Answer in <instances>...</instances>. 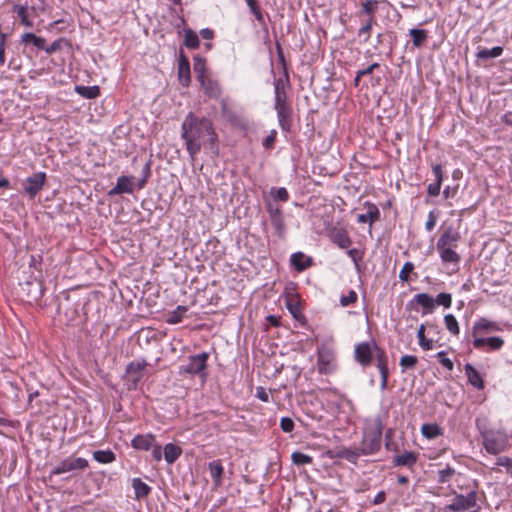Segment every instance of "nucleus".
Masks as SVG:
<instances>
[{
	"mask_svg": "<svg viewBox=\"0 0 512 512\" xmlns=\"http://www.w3.org/2000/svg\"><path fill=\"white\" fill-rule=\"evenodd\" d=\"M181 139L192 161L202 148L214 155L219 153L218 134L213 122L207 117H199L189 112L181 125Z\"/></svg>",
	"mask_w": 512,
	"mask_h": 512,
	"instance_id": "1",
	"label": "nucleus"
},
{
	"mask_svg": "<svg viewBox=\"0 0 512 512\" xmlns=\"http://www.w3.org/2000/svg\"><path fill=\"white\" fill-rule=\"evenodd\" d=\"M289 87V74L287 68L284 66L283 77L275 79L274 81V109L276 110L277 113L279 126L283 131H289L292 124L293 111L287 96V88Z\"/></svg>",
	"mask_w": 512,
	"mask_h": 512,
	"instance_id": "2",
	"label": "nucleus"
},
{
	"mask_svg": "<svg viewBox=\"0 0 512 512\" xmlns=\"http://www.w3.org/2000/svg\"><path fill=\"white\" fill-rule=\"evenodd\" d=\"M383 423L380 416L370 418L366 422L361 442V452L364 455H371L381 447Z\"/></svg>",
	"mask_w": 512,
	"mask_h": 512,
	"instance_id": "3",
	"label": "nucleus"
},
{
	"mask_svg": "<svg viewBox=\"0 0 512 512\" xmlns=\"http://www.w3.org/2000/svg\"><path fill=\"white\" fill-rule=\"evenodd\" d=\"M88 461L82 457H67L57 464L50 472L49 478L52 476L70 473L77 470H84L88 467Z\"/></svg>",
	"mask_w": 512,
	"mask_h": 512,
	"instance_id": "4",
	"label": "nucleus"
},
{
	"mask_svg": "<svg viewBox=\"0 0 512 512\" xmlns=\"http://www.w3.org/2000/svg\"><path fill=\"white\" fill-rule=\"evenodd\" d=\"M266 210L269 214V219L271 225L275 229L276 235L279 238H284L286 232V224L284 221L282 208L268 200L266 202Z\"/></svg>",
	"mask_w": 512,
	"mask_h": 512,
	"instance_id": "5",
	"label": "nucleus"
},
{
	"mask_svg": "<svg viewBox=\"0 0 512 512\" xmlns=\"http://www.w3.org/2000/svg\"><path fill=\"white\" fill-rule=\"evenodd\" d=\"M45 181L46 174L44 172L34 173L26 179L23 192L28 194L30 198H34L42 190Z\"/></svg>",
	"mask_w": 512,
	"mask_h": 512,
	"instance_id": "6",
	"label": "nucleus"
},
{
	"mask_svg": "<svg viewBox=\"0 0 512 512\" xmlns=\"http://www.w3.org/2000/svg\"><path fill=\"white\" fill-rule=\"evenodd\" d=\"M476 505V493L474 491L464 495H456L452 503L446 506V509L461 512L466 511Z\"/></svg>",
	"mask_w": 512,
	"mask_h": 512,
	"instance_id": "7",
	"label": "nucleus"
},
{
	"mask_svg": "<svg viewBox=\"0 0 512 512\" xmlns=\"http://www.w3.org/2000/svg\"><path fill=\"white\" fill-rule=\"evenodd\" d=\"M318 371L321 374H327L331 371V364L334 360V351L326 345L318 348Z\"/></svg>",
	"mask_w": 512,
	"mask_h": 512,
	"instance_id": "8",
	"label": "nucleus"
},
{
	"mask_svg": "<svg viewBox=\"0 0 512 512\" xmlns=\"http://www.w3.org/2000/svg\"><path fill=\"white\" fill-rule=\"evenodd\" d=\"M373 343L362 342L355 348V360L362 366H368L371 364L373 359Z\"/></svg>",
	"mask_w": 512,
	"mask_h": 512,
	"instance_id": "9",
	"label": "nucleus"
},
{
	"mask_svg": "<svg viewBox=\"0 0 512 512\" xmlns=\"http://www.w3.org/2000/svg\"><path fill=\"white\" fill-rule=\"evenodd\" d=\"M178 80L183 87H188L191 83L190 63L188 57L180 51L178 60Z\"/></svg>",
	"mask_w": 512,
	"mask_h": 512,
	"instance_id": "10",
	"label": "nucleus"
},
{
	"mask_svg": "<svg viewBox=\"0 0 512 512\" xmlns=\"http://www.w3.org/2000/svg\"><path fill=\"white\" fill-rule=\"evenodd\" d=\"M461 235L453 227L449 226L445 228L443 233L440 235L436 247H450L456 248Z\"/></svg>",
	"mask_w": 512,
	"mask_h": 512,
	"instance_id": "11",
	"label": "nucleus"
},
{
	"mask_svg": "<svg viewBox=\"0 0 512 512\" xmlns=\"http://www.w3.org/2000/svg\"><path fill=\"white\" fill-rule=\"evenodd\" d=\"M208 354L203 352L189 358V362L183 367V371L189 374H199L206 368Z\"/></svg>",
	"mask_w": 512,
	"mask_h": 512,
	"instance_id": "12",
	"label": "nucleus"
},
{
	"mask_svg": "<svg viewBox=\"0 0 512 512\" xmlns=\"http://www.w3.org/2000/svg\"><path fill=\"white\" fill-rule=\"evenodd\" d=\"M145 369V363L131 362L127 365L126 374L129 381L132 383V388H136L138 382L143 377V371Z\"/></svg>",
	"mask_w": 512,
	"mask_h": 512,
	"instance_id": "13",
	"label": "nucleus"
},
{
	"mask_svg": "<svg viewBox=\"0 0 512 512\" xmlns=\"http://www.w3.org/2000/svg\"><path fill=\"white\" fill-rule=\"evenodd\" d=\"M329 236L332 242L335 243L341 249L348 248L352 243L347 231L343 228L331 229L329 232Z\"/></svg>",
	"mask_w": 512,
	"mask_h": 512,
	"instance_id": "14",
	"label": "nucleus"
},
{
	"mask_svg": "<svg viewBox=\"0 0 512 512\" xmlns=\"http://www.w3.org/2000/svg\"><path fill=\"white\" fill-rule=\"evenodd\" d=\"M202 88L204 89L205 94L210 98H218L220 97L222 90L221 86L217 81L210 79L209 77H205L199 80Z\"/></svg>",
	"mask_w": 512,
	"mask_h": 512,
	"instance_id": "15",
	"label": "nucleus"
},
{
	"mask_svg": "<svg viewBox=\"0 0 512 512\" xmlns=\"http://www.w3.org/2000/svg\"><path fill=\"white\" fill-rule=\"evenodd\" d=\"M433 173L435 175L436 181L435 183H431L427 187V192L430 196L436 197L440 193L442 180H443V171L440 164H434L432 166Z\"/></svg>",
	"mask_w": 512,
	"mask_h": 512,
	"instance_id": "16",
	"label": "nucleus"
},
{
	"mask_svg": "<svg viewBox=\"0 0 512 512\" xmlns=\"http://www.w3.org/2000/svg\"><path fill=\"white\" fill-rule=\"evenodd\" d=\"M484 447L488 453L498 454L505 448V440L502 437L486 436Z\"/></svg>",
	"mask_w": 512,
	"mask_h": 512,
	"instance_id": "17",
	"label": "nucleus"
},
{
	"mask_svg": "<svg viewBox=\"0 0 512 512\" xmlns=\"http://www.w3.org/2000/svg\"><path fill=\"white\" fill-rule=\"evenodd\" d=\"M133 192V186L132 181L130 177L127 176H120L117 179V183L115 187H113L109 191V195H118L123 193H132Z\"/></svg>",
	"mask_w": 512,
	"mask_h": 512,
	"instance_id": "18",
	"label": "nucleus"
},
{
	"mask_svg": "<svg viewBox=\"0 0 512 512\" xmlns=\"http://www.w3.org/2000/svg\"><path fill=\"white\" fill-rule=\"evenodd\" d=\"M133 448L137 450H149L155 444V437L151 434L136 435L131 442Z\"/></svg>",
	"mask_w": 512,
	"mask_h": 512,
	"instance_id": "19",
	"label": "nucleus"
},
{
	"mask_svg": "<svg viewBox=\"0 0 512 512\" xmlns=\"http://www.w3.org/2000/svg\"><path fill=\"white\" fill-rule=\"evenodd\" d=\"M443 263L458 264L461 260V256L450 247H436Z\"/></svg>",
	"mask_w": 512,
	"mask_h": 512,
	"instance_id": "20",
	"label": "nucleus"
},
{
	"mask_svg": "<svg viewBox=\"0 0 512 512\" xmlns=\"http://www.w3.org/2000/svg\"><path fill=\"white\" fill-rule=\"evenodd\" d=\"M417 459V453L409 451L401 455H396L393 458V464L394 466L412 467L417 462Z\"/></svg>",
	"mask_w": 512,
	"mask_h": 512,
	"instance_id": "21",
	"label": "nucleus"
},
{
	"mask_svg": "<svg viewBox=\"0 0 512 512\" xmlns=\"http://www.w3.org/2000/svg\"><path fill=\"white\" fill-rule=\"evenodd\" d=\"M468 382L477 389H483L484 382L478 371L469 363L464 367Z\"/></svg>",
	"mask_w": 512,
	"mask_h": 512,
	"instance_id": "22",
	"label": "nucleus"
},
{
	"mask_svg": "<svg viewBox=\"0 0 512 512\" xmlns=\"http://www.w3.org/2000/svg\"><path fill=\"white\" fill-rule=\"evenodd\" d=\"M291 264L300 272L311 266L312 259L306 258L302 252H296L291 256Z\"/></svg>",
	"mask_w": 512,
	"mask_h": 512,
	"instance_id": "23",
	"label": "nucleus"
},
{
	"mask_svg": "<svg viewBox=\"0 0 512 512\" xmlns=\"http://www.w3.org/2000/svg\"><path fill=\"white\" fill-rule=\"evenodd\" d=\"M20 42L23 45L33 44L37 49L40 50H44L46 44V40L44 38L31 32L24 33L21 36Z\"/></svg>",
	"mask_w": 512,
	"mask_h": 512,
	"instance_id": "24",
	"label": "nucleus"
},
{
	"mask_svg": "<svg viewBox=\"0 0 512 512\" xmlns=\"http://www.w3.org/2000/svg\"><path fill=\"white\" fill-rule=\"evenodd\" d=\"M181 453L182 449L173 443L166 444L163 449L164 458L168 464L174 463Z\"/></svg>",
	"mask_w": 512,
	"mask_h": 512,
	"instance_id": "25",
	"label": "nucleus"
},
{
	"mask_svg": "<svg viewBox=\"0 0 512 512\" xmlns=\"http://www.w3.org/2000/svg\"><path fill=\"white\" fill-rule=\"evenodd\" d=\"M380 212L376 205L368 203V212L364 214H359L357 216V221L359 223H373L379 219Z\"/></svg>",
	"mask_w": 512,
	"mask_h": 512,
	"instance_id": "26",
	"label": "nucleus"
},
{
	"mask_svg": "<svg viewBox=\"0 0 512 512\" xmlns=\"http://www.w3.org/2000/svg\"><path fill=\"white\" fill-rule=\"evenodd\" d=\"M211 478L215 485H220L222 482V476H223V466L220 460L212 461L208 464Z\"/></svg>",
	"mask_w": 512,
	"mask_h": 512,
	"instance_id": "27",
	"label": "nucleus"
},
{
	"mask_svg": "<svg viewBox=\"0 0 512 512\" xmlns=\"http://www.w3.org/2000/svg\"><path fill=\"white\" fill-rule=\"evenodd\" d=\"M75 91L82 97L86 99H94L100 95V88L96 85L94 86H80L77 85L75 87Z\"/></svg>",
	"mask_w": 512,
	"mask_h": 512,
	"instance_id": "28",
	"label": "nucleus"
},
{
	"mask_svg": "<svg viewBox=\"0 0 512 512\" xmlns=\"http://www.w3.org/2000/svg\"><path fill=\"white\" fill-rule=\"evenodd\" d=\"M414 300L425 309L424 313L431 312L435 307L434 298L426 293L415 295Z\"/></svg>",
	"mask_w": 512,
	"mask_h": 512,
	"instance_id": "29",
	"label": "nucleus"
},
{
	"mask_svg": "<svg viewBox=\"0 0 512 512\" xmlns=\"http://www.w3.org/2000/svg\"><path fill=\"white\" fill-rule=\"evenodd\" d=\"M93 459L101 464H109L115 461L116 456L111 450H97L93 452Z\"/></svg>",
	"mask_w": 512,
	"mask_h": 512,
	"instance_id": "30",
	"label": "nucleus"
},
{
	"mask_svg": "<svg viewBox=\"0 0 512 512\" xmlns=\"http://www.w3.org/2000/svg\"><path fill=\"white\" fill-rule=\"evenodd\" d=\"M421 432L427 439H434L443 434L442 428L438 424H423Z\"/></svg>",
	"mask_w": 512,
	"mask_h": 512,
	"instance_id": "31",
	"label": "nucleus"
},
{
	"mask_svg": "<svg viewBox=\"0 0 512 512\" xmlns=\"http://www.w3.org/2000/svg\"><path fill=\"white\" fill-rule=\"evenodd\" d=\"M132 487L135 491L136 498L146 497L151 491V488L146 483H144L140 478L133 479Z\"/></svg>",
	"mask_w": 512,
	"mask_h": 512,
	"instance_id": "32",
	"label": "nucleus"
},
{
	"mask_svg": "<svg viewBox=\"0 0 512 512\" xmlns=\"http://www.w3.org/2000/svg\"><path fill=\"white\" fill-rule=\"evenodd\" d=\"M374 349L377 351L376 358H377V367L380 371V374H389L388 370V363H387V357L385 355V352L381 349H379L376 345V343H373Z\"/></svg>",
	"mask_w": 512,
	"mask_h": 512,
	"instance_id": "33",
	"label": "nucleus"
},
{
	"mask_svg": "<svg viewBox=\"0 0 512 512\" xmlns=\"http://www.w3.org/2000/svg\"><path fill=\"white\" fill-rule=\"evenodd\" d=\"M188 311V308L187 306H183V305H179L175 308V310H173L169 315H168V318H167V323L169 324H177L179 323L184 315L186 314V312Z\"/></svg>",
	"mask_w": 512,
	"mask_h": 512,
	"instance_id": "34",
	"label": "nucleus"
},
{
	"mask_svg": "<svg viewBox=\"0 0 512 512\" xmlns=\"http://www.w3.org/2000/svg\"><path fill=\"white\" fill-rule=\"evenodd\" d=\"M499 327L497 323L488 321L485 318H481L473 327V333L477 331H497Z\"/></svg>",
	"mask_w": 512,
	"mask_h": 512,
	"instance_id": "35",
	"label": "nucleus"
},
{
	"mask_svg": "<svg viewBox=\"0 0 512 512\" xmlns=\"http://www.w3.org/2000/svg\"><path fill=\"white\" fill-rule=\"evenodd\" d=\"M409 34L415 47H421L427 39V32L424 29L413 28L409 31Z\"/></svg>",
	"mask_w": 512,
	"mask_h": 512,
	"instance_id": "36",
	"label": "nucleus"
},
{
	"mask_svg": "<svg viewBox=\"0 0 512 512\" xmlns=\"http://www.w3.org/2000/svg\"><path fill=\"white\" fill-rule=\"evenodd\" d=\"M13 11L17 13L18 17L20 18V23L24 25L25 27H32L33 23L29 19L27 8L23 5L15 4L13 6Z\"/></svg>",
	"mask_w": 512,
	"mask_h": 512,
	"instance_id": "37",
	"label": "nucleus"
},
{
	"mask_svg": "<svg viewBox=\"0 0 512 512\" xmlns=\"http://www.w3.org/2000/svg\"><path fill=\"white\" fill-rule=\"evenodd\" d=\"M250 12L255 16L260 25H265V18L257 0H246Z\"/></svg>",
	"mask_w": 512,
	"mask_h": 512,
	"instance_id": "38",
	"label": "nucleus"
},
{
	"mask_svg": "<svg viewBox=\"0 0 512 512\" xmlns=\"http://www.w3.org/2000/svg\"><path fill=\"white\" fill-rule=\"evenodd\" d=\"M63 46H67L69 47L70 46V43L69 41L64 38V37H60L58 38L57 40H55L54 42H52L51 45L47 46L45 44V48H44V51L48 54V55H51L53 54L54 52L62 49Z\"/></svg>",
	"mask_w": 512,
	"mask_h": 512,
	"instance_id": "39",
	"label": "nucleus"
},
{
	"mask_svg": "<svg viewBox=\"0 0 512 512\" xmlns=\"http://www.w3.org/2000/svg\"><path fill=\"white\" fill-rule=\"evenodd\" d=\"M184 44L190 49L198 48L200 44L198 35L192 30H186L184 36Z\"/></svg>",
	"mask_w": 512,
	"mask_h": 512,
	"instance_id": "40",
	"label": "nucleus"
},
{
	"mask_svg": "<svg viewBox=\"0 0 512 512\" xmlns=\"http://www.w3.org/2000/svg\"><path fill=\"white\" fill-rule=\"evenodd\" d=\"M193 69L198 80H201L206 76L205 74V60L199 55L194 57Z\"/></svg>",
	"mask_w": 512,
	"mask_h": 512,
	"instance_id": "41",
	"label": "nucleus"
},
{
	"mask_svg": "<svg viewBox=\"0 0 512 512\" xmlns=\"http://www.w3.org/2000/svg\"><path fill=\"white\" fill-rule=\"evenodd\" d=\"M503 52L500 46L493 47L492 49H482L478 51L477 57L480 59H489L499 57Z\"/></svg>",
	"mask_w": 512,
	"mask_h": 512,
	"instance_id": "42",
	"label": "nucleus"
},
{
	"mask_svg": "<svg viewBox=\"0 0 512 512\" xmlns=\"http://www.w3.org/2000/svg\"><path fill=\"white\" fill-rule=\"evenodd\" d=\"M286 305L288 310L296 320L300 321L301 319H304V315L302 314L300 304L297 300L289 299Z\"/></svg>",
	"mask_w": 512,
	"mask_h": 512,
	"instance_id": "43",
	"label": "nucleus"
},
{
	"mask_svg": "<svg viewBox=\"0 0 512 512\" xmlns=\"http://www.w3.org/2000/svg\"><path fill=\"white\" fill-rule=\"evenodd\" d=\"M377 5V0H366L361 4V12L367 16H375Z\"/></svg>",
	"mask_w": 512,
	"mask_h": 512,
	"instance_id": "44",
	"label": "nucleus"
},
{
	"mask_svg": "<svg viewBox=\"0 0 512 512\" xmlns=\"http://www.w3.org/2000/svg\"><path fill=\"white\" fill-rule=\"evenodd\" d=\"M444 322L447 330L453 335L459 334V325L456 318L452 314H447L444 317Z\"/></svg>",
	"mask_w": 512,
	"mask_h": 512,
	"instance_id": "45",
	"label": "nucleus"
},
{
	"mask_svg": "<svg viewBox=\"0 0 512 512\" xmlns=\"http://www.w3.org/2000/svg\"><path fill=\"white\" fill-rule=\"evenodd\" d=\"M417 337H418V340H419V345L424 349V350H430L432 349V340L430 339H427L425 337V326L423 324L420 325L419 329H418V332H417Z\"/></svg>",
	"mask_w": 512,
	"mask_h": 512,
	"instance_id": "46",
	"label": "nucleus"
},
{
	"mask_svg": "<svg viewBox=\"0 0 512 512\" xmlns=\"http://www.w3.org/2000/svg\"><path fill=\"white\" fill-rule=\"evenodd\" d=\"M292 462L295 465H306L312 462V457L302 452L296 451L292 453Z\"/></svg>",
	"mask_w": 512,
	"mask_h": 512,
	"instance_id": "47",
	"label": "nucleus"
},
{
	"mask_svg": "<svg viewBox=\"0 0 512 512\" xmlns=\"http://www.w3.org/2000/svg\"><path fill=\"white\" fill-rule=\"evenodd\" d=\"M270 194L275 200H279L282 202H287L289 200L288 191L284 187L272 188L270 190Z\"/></svg>",
	"mask_w": 512,
	"mask_h": 512,
	"instance_id": "48",
	"label": "nucleus"
},
{
	"mask_svg": "<svg viewBox=\"0 0 512 512\" xmlns=\"http://www.w3.org/2000/svg\"><path fill=\"white\" fill-rule=\"evenodd\" d=\"M418 363V358L414 355H404L400 358V366L403 369L414 368Z\"/></svg>",
	"mask_w": 512,
	"mask_h": 512,
	"instance_id": "49",
	"label": "nucleus"
},
{
	"mask_svg": "<svg viewBox=\"0 0 512 512\" xmlns=\"http://www.w3.org/2000/svg\"><path fill=\"white\" fill-rule=\"evenodd\" d=\"M455 474V470L450 467V466H447L446 468L440 470L438 472V482L439 483H447L450 481L451 477Z\"/></svg>",
	"mask_w": 512,
	"mask_h": 512,
	"instance_id": "50",
	"label": "nucleus"
},
{
	"mask_svg": "<svg viewBox=\"0 0 512 512\" xmlns=\"http://www.w3.org/2000/svg\"><path fill=\"white\" fill-rule=\"evenodd\" d=\"M434 301H435V305L436 304L437 305H442L445 308H449L451 306V303H452V297H451V294L442 292V293H439L436 296Z\"/></svg>",
	"mask_w": 512,
	"mask_h": 512,
	"instance_id": "51",
	"label": "nucleus"
},
{
	"mask_svg": "<svg viewBox=\"0 0 512 512\" xmlns=\"http://www.w3.org/2000/svg\"><path fill=\"white\" fill-rule=\"evenodd\" d=\"M393 435H394V431L392 429H388L385 433V448L388 451H397L398 450L397 444L392 439Z\"/></svg>",
	"mask_w": 512,
	"mask_h": 512,
	"instance_id": "52",
	"label": "nucleus"
},
{
	"mask_svg": "<svg viewBox=\"0 0 512 512\" xmlns=\"http://www.w3.org/2000/svg\"><path fill=\"white\" fill-rule=\"evenodd\" d=\"M413 269H414L413 263L412 262H406L403 265V267H402V269H401V271L399 273V279L401 281H405V282L408 281L409 275L413 271Z\"/></svg>",
	"mask_w": 512,
	"mask_h": 512,
	"instance_id": "53",
	"label": "nucleus"
},
{
	"mask_svg": "<svg viewBox=\"0 0 512 512\" xmlns=\"http://www.w3.org/2000/svg\"><path fill=\"white\" fill-rule=\"evenodd\" d=\"M503 344V339L498 336L489 337L486 342V345H488L491 350H498L503 346Z\"/></svg>",
	"mask_w": 512,
	"mask_h": 512,
	"instance_id": "54",
	"label": "nucleus"
},
{
	"mask_svg": "<svg viewBox=\"0 0 512 512\" xmlns=\"http://www.w3.org/2000/svg\"><path fill=\"white\" fill-rule=\"evenodd\" d=\"M437 357L439 359V362L449 371H452L454 368V364L451 359L446 357V353L444 351H440L437 354Z\"/></svg>",
	"mask_w": 512,
	"mask_h": 512,
	"instance_id": "55",
	"label": "nucleus"
},
{
	"mask_svg": "<svg viewBox=\"0 0 512 512\" xmlns=\"http://www.w3.org/2000/svg\"><path fill=\"white\" fill-rule=\"evenodd\" d=\"M280 427L284 432L290 433L294 429V422L289 417H283V418H281V421H280Z\"/></svg>",
	"mask_w": 512,
	"mask_h": 512,
	"instance_id": "56",
	"label": "nucleus"
},
{
	"mask_svg": "<svg viewBox=\"0 0 512 512\" xmlns=\"http://www.w3.org/2000/svg\"><path fill=\"white\" fill-rule=\"evenodd\" d=\"M356 300H357V294L355 291L351 290L347 296L341 297L340 303L342 306H348L349 304L356 302Z\"/></svg>",
	"mask_w": 512,
	"mask_h": 512,
	"instance_id": "57",
	"label": "nucleus"
},
{
	"mask_svg": "<svg viewBox=\"0 0 512 512\" xmlns=\"http://www.w3.org/2000/svg\"><path fill=\"white\" fill-rule=\"evenodd\" d=\"M276 136H277L276 130H271L269 135L263 141L264 148L271 149L275 143Z\"/></svg>",
	"mask_w": 512,
	"mask_h": 512,
	"instance_id": "58",
	"label": "nucleus"
},
{
	"mask_svg": "<svg viewBox=\"0 0 512 512\" xmlns=\"http://www.w3.org/2000/svg\"><path fill=\"white\" fill-rule=\"evenodd\" d=\"M371 29H372V28L370 27V25H364V26H362V27L359 29V31H358V35H359L360 37H362V36H363V41H364V42H367V41L369 40V38H370V32H371Z\"/></svg>",
	"mask_w": 512,
	"mask_h": 512,
	"instance_id": "59",
	"label": "nucleus"
},
{
	"mask_svg": "<svg viewBox=\"0 0 512 512\" xmlns=\"http://www.w3.org/2000/svg\"><path fill=\"white\" fill-rule=\"evenodd\" d=\"M256 397L258 399H260L261 401L263 402H268L269 401V394L268 392L265 390V388L259 386L256 388Z\"/></svg>",
	"mask_w": 512,
	"mask_h": 512,
	"instance_id": "60",
	"label": "nucleus"
},
{
	"mask_svg": "<svg viewBox=\"0 0 512 512\" xmlns=\"http://www.w3.org/2000/svg\"><path fill=\"white\" fill-rule=\"evenodd\" d=\"M379 67V63H372L371 65H369L367 68L363 69V70H360L358 71V78H361L362 76L364 75H368V74H371L374 69L378 68Z\"/></svg>",
	"mask_w": 512,
	"mask_h": 512,
	"instance_id": "61",
	"label": "nucleus"
},
{
	"mask_svg": "<svg viewBox=\"0 0 512 512\" xmlns=\"http://www.w3.org/2000/svg\"><path fill=\"white\" fill-rule=\"evenodd\" d=\"M152 448V457L156 461H160L162 458V448L160 445H157L156 443L151 447Z\"/></svg>",
	"mask_w": 512,
	"mask_h": 512,
	"instance_id": "62",
	"label": "nucleus"
},
{
	"mask_svg": "<svg viewBox=\"0 0 512 512\" xmlns=\"http://www.w3.org/2000/svg\"><path fill=\"white\" fill-rule=\"evenodd\" d=\"M436 216L433 214V212H430L428 215V219L426 221L425 227L428 231H431L435 225H436Z\"/></svg>",
	"mask_w": 512,
	"mask_h": 512,
	"instance_id": "63",
	"label": "nucleus"
},
{
	"mask_svg": "<svg viewBox=\"0 0 512 512\" xmlns=\"http://www.w3.org/2000/svg\"><path fill=\"white\" fill-rule=\"evenodd\" d=\"M42 262L41 255H31L29 265L30 267L38 268Z\"/></svg>",
	"mask_w": 512,
	"mask_h": 512,
	"instance_id": "64",
	"label": "nucleus"
}]
</instances>
